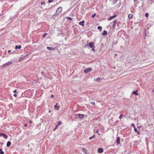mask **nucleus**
<instances>
[{
	"instance_id": "09e8293b",
	"label": "nucleus",
	"mask_w": 154,
	"mask_h": 154,
	"mask_svg": "<svg viewBox=\"0 0 154 154\" xmlns=\"http://www.w3.org/2000/svg\"><path fill=\"white\" fill-rule=\"evenodd\" d=\"M51 112V110H50L49 111V112L50 113Z\"/></svg>"
},
{
	"instance_id": "9d476101",
	"label": "nucleus",
	"mask_w": 154,
	"mask_h": 154,
	"mask_svg": "<svg viewBox=\"0 0 154 154\" xmlns=\"http://www.w3.org/2000/svg\"><path fill=\"white\" fill-rule=\"evenodd\" d=\"M84 23L85 21L84 20H82V21L80 22L79 23V24L80 25H81L82 26H84Z\"/></svg>"
},
{
	"instance_id": "58836bf2",
	"label": "nucleus",
	"mask_w": 154,
	"mask_h": 154,
	"mask_svg": "<svg viewBox=\"0 0 154 154\" xmlns=\"http://www.w3.org/2000/svg\"><path fill=\"white\" fill-rule=\"evenodd\" d=\"M18 48V46L16 45L15 47V49L17 50Z\"/></svg>"
},
{
	"instance_id": "f257e3e1",
	"label": "nucleus",
	"mask_w": 154,
	"mask_h": 154,
	"mask_svg": "<svg viewBox=\"0 0 154 154\" xmlns=\"http://www.w3.org/2000/svg\"><path fill=\"white\" fill-rule=\"evenodd\" d=\"M62 10V8L61 7H60L57 9V10L54 13V14L52 16H57L61 13Z\"/></svg>"
},
{
	"instance_id": "ddd939ff",
	"label": "nucleus",
	"mask_w": 154,
	"mask_h": 154,
	"mask_svg": "<svg viewBox=\"0 0 154 154\" xmlns=\"http://www.w3.org/2000/svg\"><path fill=\"white\" fill-rule=\"evenodd\" d=\"M59 105L57 103L54 106V107L55 108H57V110H59V105Z\"/></svg>"
},
{
	"instance_id": "6ab92c4d",
	"label": "nucleus",
	"mask_w": 154,
	"mask_h": 154,
	"mask_svg": "<svg viewBox=\"0 0 154 154\" xmlns=\"http://www.w3.org/2000/svg\"><path fill=\"white\" fill-rule=\"evenodd\" d=\"M133 94H134L135 95H138V93H137V91H134L133 92Z\"/></svg>"
},
{
	"instance_id": "8fccbe9b",
	"label": "nucleus",
	"mask_w": 154,
	"mask_h": 154,
	"mask_svg": "<svg viewBox=\"0 0 154 154\" xmlns=\"http://www.w3.org/2000/svg\"><path fill=\"white\" fill-rule=\"evenodd\" d=\"M137 0H134V2H136V1H137Z\"/></svg>"
},
{
	"instance_id": "0eeeda50",
	"label": "nucleus",
	"mask_w": 154,
	"mask_h": 154,
	"mask_svg": "<svg viewBox=\"0 0 154 154\" xmlns=\"http://www.w3.org/2000/svg\"><path fill=\"white\" fill-rule=\"evenodd\" d=\"M117 23V20H115L113 21V23L112 26V28L114 29H115V26Z\"/></svg>"
},
{
	"instance_id": "39448f33",
	"label": "nucleus",
	"mask_w": 154,
	"mask_h": 154,
	"mask_svg": "<svg viewBox=\"0 0 154 154\" xmlns=\"http://www.w3.org/2000/svg\"><path fill=\"white\" fill-rule=\"evenodd\" d=\"M116 16H117L116 15H114L112 16H111V17H109L108 19V21L110 20H112V19H113L115 18Z\"/></svg>"
},
{
	"instance_id": "dca6fc26",
	"label": "nucleus",
	"mask_w": 154,
	"mask_h": 154,
	"mask_svg": "<svg viewBox=\"0 0 154 154\" xmlns=\"http://www.w3.org/2000/svg\"><path fill=\"white\" fill-rule=\"evenodd\" d=\"M47 49H48L50 51H52V50H54V48L52 47H47Z\"/></svg>"
},
{
	"instance_id": "393cba45",
	"label": "nucleus",
	"mask_w": 154,
	"mask_h": 154,
	"mask_svg": "<svg viewBox=\"0 0 154 154\" xmlns=\"http://www.w3.org/2000/svg\"><path fill=\"white\" fill-rule=\"evenodd\" d=\"M66 18H67L69 20H72V19L71 17H66Z\"/></svg>"
},
{
	"instance_id": "a19ab883",
	"label": "nucleus",
	"mask_w": 154,
	"mask_h": 154,
	"mask_svg": "<svg viewBox=\"0 0 154 154\" xmlns=\"http://www.w3.org/2000/svg\"><path fill=\"white\" fill-rule=\"evenodd\" d=\"M45 3V2H41V5L44 4Z\"/></svg>"
},
{
	"instance_id": "72a5a7b5",
	"label": "nucleus",
	"mask_w": 154,
	"mask_h": 154,
	"mask_svg": "<svg viewBox=\"0 0 154 154\" xmlns=\"http://www.w3.org/2000/svg\"><path fill=\"white\" fill-rule=\"evenodd\" d=\"M83 149V151H84L85 153H86V149H85V148H83V149Z\"/></svg>"
},
{
	"instance_id": "de8ad7c7",
	"label": "nucleus",
	"mask_w": 154,
	"mask_h": 154,
	"mask_svg": "<svg viewBox=\"0 0 154 154\" xmlns=\"http://www.w3.org/2000/svg\"><path fill=\"white\" fill-rule=\"evenodd\" d=\"M154 92V89H153V90L152 91V92L153 93Z\"/></svg>"
},
{
	"instance_id": "a18cd8bd",
	"label": "nucleus",
	"mask_w": 154,
	"mask_h": 154,
	"mask_svg": "<svg viewBox=\"0 0 154 154\" xmlns=\"http://www.w3.org/2000/svg\"><path fill=\"white\" fill-rule=\"evenodd\" d=\"M32 122V121H30L29 122V123H31Z\"/></svg>"
},
{
	"instance_id": "bb28decb",
	"label": "nucleus",
	"mask_w": 154,
	"mask_h": 154,
	"mask_svg": "<svg viewBox=\"0 0 154 154\" xmlns=\"http://www.w3.org/2000/svg\"><path fill=\"white\" fill-rule=\"evenodd\" d=\"M123 117V115L122 114H121L119 116V119H121Z\"/></svg>"
},
{
	"instance_id": "b1692460",
	"label": "nucleus",
	"mask_w": 154,
	"mask_h": 154,
	"mask_svg": "<svg viewBox=\"0 0 154 154\" xmlns=\"http://www.w3.org/2000/svg\"><path fill=\"white\" fill-rule=\"evenodd\" d=\"M61 124H62L61 122L60 121H59L58 122V124L57 125H58V126L59 125H61Z\"/></svg>"
},
{
	"instance_id": "9b49d317",
	"label": "nucleus",
	"mask_w": 154,
	"mask_h": 154,
	"mask_svg": "<svg viewBox=\"0 0 154 154\" xmlns=\"http://www.w3.org/2000/svg\"><path fill=\"white\" fill-rule=\"evenodd\" d=\"M116 142L118 144H119L120 143V138L119 137H117Z\"/></svg>"
},
{
	"instance_id": "f03ea898",
	"label": "nucleus",
	"mask_w": 154,
	"mask_h": 154,
	"mask_svg": "<svg viewBox=\"0 0 154 154\" xmlns=\"http://www.w3.org/2000/svg\"><path fill=\"white\" fill-rule=\"evenodd\" d=\"M94 45L95 43L93 42H91L86 44L85 46L84 47L88 48H89V47L92 48L94 47Z\"/></svg>"
},
{
	"instance_id": "c9c22d12",
	"label": "nucleus",
	"mask_w": 154,
	"mask_h": 154,
	"mask_svg": "<svg viewBox=\"0 0 154 154\" xmlns=\"http://www.w3.org/2000/svg\"><path fill=\"white\" fill-rule=\"evenodd\" d=\"M18 48L20 49L21 48V45H20L18 46Z\"/></svg>"
},
{
	"instance_id": "cd10ccee",
	"label": "nucleus",
	"mask_w": 154,
	"mask_h": 154,
	"mask_svg": "<svg viewBox=\"0 0 154 154\" xmlns=\"http://www.w3.org/2000/svg\"><path fill=\"white\" fill-rule=\"evenodd\" d=\"M149 14L148 13H146L145 14V16L146 17H148Z\"/></svg>"
},
{
	"instance_id": "a211bd4d",
	"label": "nucleus",
	"mask_w": 154,
	"mask_h": 154,
	"mask_svg": "<svg viewBox=\"0 0 154 154\" xmlns=\"http://www.w3.org/2000/svg\"><path fill=\"white\" fill-rule=\"evenodd\" d=\"M107 32L106 30H104L103 32L102 33V35H105L107 34Z\"/></svg>"
},
{
	"instance_id": "2eb2a0df",
	"label": "nucleus",
	"mask_w": 154,
	"mask_h": 154,
	"mask_svg": "<svg viewBox=\"0 0 154 154\" xmlns=\"http://www.w3.org/2000/svg\"><path fill=\"white\" fill-rule=\"evenodd\" d=\"M134 130L135 132H137V134H138L139 135L140 134V131L137 129L136 128H134Z\"/></svg>"
},
{
	"instance_id": "e433bc0d",
	"label": "nucleus",
	"mask_w": 154,
	"mask_h": 154,
	"mask_svg": "<svg viewBox=\"0 0 154 154\" xmlns=\"http://www.w3.org/2000/svg\"><path fill=\"white\" fill-rule=\"evenodd\" d=\"M92 48V50L94 51H95V49H94V48H95V46H94V47H93V48Z\"/></svg>"
},
{
	"instance_id": "f704fd0d",
	"label": "nucleus",
	"mask_w": 154,
	"mask_h": 154,
	"mask_svg": "<svg viewBox=\"0 0 154 154\" xmlns=\"http://www.w3.org/2000/svg\"><path fill=\"white\" fill-rule=\"evenodd\" d=\"M53 2V0H49L48 2L49 3H51Z\"/></svg>"
},
{
	"instance_id": "f3484780",
	"label": "nucleus",
	"mask_w": 154,
	"mask_h": 154,
	"mask_svg": "<svg viewBox=\"0 0 154 154\" xmlns=\"http://www.w3.org/2000/svg\"><path fill=\"white\" fill-rule=\"evenodd\" d=\"M133 15L132 14H130L128 15V18L129 19H131L132 18Z\"/></svg>"
},
{
	"instance_id": "ea45409f",
	"label": "nucleus",
	"mask_w": 154,
	"mask_h": 154,
	"mask_svg": "<svg viewBox=\"0 0 154 154\" xmlns=\"http://www.w3.org/2000/svg\"><path fill=\"white\" fill-rule=\"evenodd\" d=\"M54 97V96L52 94L51 96V98H52Z\"/></svg>"
},
{
	"instance_id": "4468645a",
	"label": "nucleus",
	"mask_w": 154,
	"mask_h": 154,
	"mask_svg": "<svg viewBox=\"0 0 154 154\" xmlns=\"http://www.w3.org/2000/svg\"><path fill=\"white\" fill-rule=\"evenodd\" d=\"M11 144V143L10 141H8L7 142V146L9 147L10 146Z\"/></svg>"
},
{
	"instance_id": "5701e85b",
	"label": "nucleus",
	"mask_w": 154,
	"mask_h": 154,
	"mask_svg": "<svg viewBox=\"0 0 154 154\" xmlns=\"http://www.w3.org/2000/svg\"><path fill=\"white\" fill-rule=\"evenodd\" d=\"M58 127V125H56L55 126V127L53 129V131H55L56 130V129Z\"/></svg>"
},
{
	"instance_id": "f8f14e48",
	"label": "nucleus",
	"mask_w": 154,
	"mask_h": 154,
	"mask_svg": "<svg viewBox=\"0 0 154 154\" xmlns=\"http://www.w3.org/2000/svg\"><path fill=\"white\" fill-rule=\"evenodd\" d=\"M109 1L111 2L113 4H115L116 3L118 0H109Z\"/></svg>"
},
{
	"instance_id": "79ce46f5",
	"label": "nucleus",
	"mask_w": 154,
	"mask_h": 154,
	"mask_svg": "<svg viewBox=\"0 0 154 154\" xmlns=\"http://www.w3.org/2000/svg\"><path fill=\"white\" fill-rule=\"evenodd\" d=\"M16 92H17V91H16V90H14V91H13V92H14V93H16Z\"/></svg>"
},
{
	"instance_id": "aec40b11",
	"label": "nucleus",
	"mask_w": 154,
	"mask_h": 154,
	"mask_svg": "<svg viewBox=\"0 0 154 154\" xmlns=\"http://www.w3.org/2000/svg\"><path fill=\"white\" fill-rule=\"evenodd\" d=\"M95 137V135H94L92 136L91 137H89V140H91L93 138H94Z\"/></svg>"
},
{
	"instance_id": "2f4dec72",
	"label": "nucleus",
	"mask_w": 154,
	"mask_h": 154,
	"mask_svg": "<svg viewBox=\"0 0 154 154\" xmlns=\"http://www.w3.org/2000/svg\"><path fill=\"white\" fill-rule=\"evenodd\" d=\"M101 79V78L100 77L96 79V81H98Z\"/></svg>"
},
{
	"instance_id": "6e6552de",
	"label": "nucleus",
	"mask_w": 154,
	"mask_h": 154,
	"mask_svg": "<svg viewBox=\"0 0 154 154\" xmlns=\"http://www.w3.org/2000/svg\"><path fill=\"white\" fill-rule=\"evenodd\" d=\"M1 135H2L3 137L5 139L8 138L7 135L4 134H0V136Z\"/></svg>"
},
{
	"instance_id": "7ed1b4c3",
	"label": "nucleus",
	"mask_w": 154,
	"mask_h": 154,
	"mask_svg": "<svg viewBox=\"0 0 154 154\" xmlns=\"http://www.w3.org/2000/svg\"><path fill=\"white\" fill-rule=\"evenodd\" d=\"M85 116L84 114H76L75 115V117L76 119H81L83 118Z\"/></svg>"
},
{
	"instance_id": "412c9836",
	"label": "nucleus",
	"mask_w": 154,
	"mask_h": 154,
	"mask_svg": "<svg viewBox=\"0 0 154 154\" xmlns=\"http://www.w3.org/2000/svg\"><path fill=\"white\" fill-rule=\"evenodd\" d=\"M0 154H4V152L2 151V149H0Z\"/></svg>"
},
{
	"instance_id": "37998d69",
	"label": "nucleus",
	"mask_w": 154,
	"mask_h": 154,
	"mask_svg": "<svg viewBox=\"0 0 154 154\" xmlns=\"http://www.w3.org/2000/svg\"><path fill=\"white\" fill-rule=\"evenodd\" d=\"M24 126L25 127H26V126H27V124H25L24 125Z\"/></svg>"
},
{
	"instance_id": "1a4fd4ad",
	"label": "nucleus",
	"mask_w": 154,
	"mask_h": 154,
	"mask_svg": "<svg viewBox=\"0 0 154 154\" xmlns=\"http://www.w3.org/2000/svg\"><path fill=\"white\" fill-rule=\"evenodd\" d=\"M103 150L102 148H99L98 149V152L99 153H102L103 152Z\"/></svg>"
},
{
	"instance_id": "c03bdc74",
	"label": "nucleus",
	"mask_w": 154,
	"mask_h": 154,
	"mask_svg": "<svg viewBox=\"0 0 154 154\" xmlns=\"http://www.w3.org/2000/svg\"><path fill=\"white\" fill-rule=\"evenodd\" d=\"M11 51V50H8V53H10Z\"/></svg>"
},
{
	"instance_id": "473e14b6",
	"label": "nucleus",
	"mask_w": 154,
	"mask_h": 154,
	"mask_svg": "<svg viewBox=\"0 0 154 154\" xmlns=\"http://www.w3.org/2000/svg\"><path fill=\"white\" fill-rule=\"evenodd\" d=\"M91 105H95V103L93 102H91Z\"/></svg>"
},
{
	"instance_id": "a878e982",
	"label": "nucleus",
	"mask_w": 154,
	"mask_h": 154,
	"mask_svg": "<svg viewBox=\"0 0 154 154\" xmlns=\"http://www.w3.org/2000/svg\"><path fill=\"white\" fill-rule=\"evenodd\" d=\"M131 126L134 128H134H136V127L135 126V125L134 124H133V123H132L131 124Z\"/></svg>"
},
{
	"instance_id": "49530a36",
	"label": "nucleus",
	"mask_w": 154,
	"mask_h": 154,
	"mask_svg": "<svg viewBox=\"0 0 154 154\" xmlns=\"http://www.w3.org/2000/svg\"><path fill=\"white\" fill-rule=\"evenodd\" d=\"M117 56V54H115L114 55V57H116V56Z\"/></svg>"
},
{
	"instance_id": "4c0bfd02",
	"label": "nucleus",
	"mask_w": 154,
	"mask_h": 154,
	"mask_svg": "<svg viewBox=\"0 0 154 154\" xmlns=\"http://www.w3.org/2000/svg\"><path fill=\"white\" fill-rule=\"evenodd\" d=\"M14 97H17V94H14Z\"/></svg>"
},
{
	"instance_id": "20e7f679",
	"label": "nucleus",
	"mask_w": 154,
	"mask_h": 154,
	"mask_svg": "<svg viewBox=\"0 0 154 154\" xmlns=\"http://www.w3.org/2000/svg\"><path fill=\"white\" fill-rule=\"evenodd\" d=\"M91 70L92 68H88L85 69L84 71V72L85 73H87L88 72L91 71Z\"/></svg>"
},
{
	"instance_id": "c85d7f7f",
	"label": "nucleus",
	"mask_w": 154,
	"mask_h": 154,
	"mask_svg": "<svg viewBox=\"0 0 154 154\" xmlns=\"http://www.w3.org/2000/svg\"><path fill=\"white\" fill-rule=\"evenodd\" d=\"M96 15V14L95 13H94L93 14L91 17L92 18L94 17Z\"/></svg>"
},
{
	"instance_id": "c756f323",
	"label": "nucleus",
	"mask_w": 154,
	"mask_h": 154,
	"mask_svg": "<svg viewBox=\"0 0 154 154\" xmlns=\"http://www.w3.org/2000/svg\"><path fill=\"white\" fill-rule=\"evenodd\" d=\"M96 133H98V135H100V134L99 133V130L97 129L96 131Z\"/></svg>"
},
{
	"instance_id": "423d86ee",
	"label": "nucleus",
	"mask_w": 154,
	"mask_h": 154,
	"mask_svg": "<svg viewBox=\"0 0 154 154\" xmlns=\"http://www.w3.org/2000/svg\"><path fill=\"white\" fill-rule=\"evenodd\" d=\"M12 63V61H9L7 63H6L3 64V66H8L9 65L11 64Z\"/></svg>"
},
{
	"instance_id": "7c9ffc66",
	"label": "nucleus",
	"mask_w": 154,
	"mask_h": 154,
	"mask_svg": "<svg viewBox=\"0 0 154 154\" xmlns=\"http://www.w3.org/2000/svg\"><path fill=\"white\" fill-rule=\"evenodd\" d=\"M47 34L46 33H45L42 36L43 37H45L47 35Z\"/></svg>"
},
{
	"instance_id": "4be33fe9",
	"label": "nucleus",
	"mask_w": 154,
	"mask_h": 154,
	"mask_svg": "<svg viewBox=\"0 0 154 154\" xmlns=\"http://www.w3.org/2000/svg\"><path fill=\"white\" fill-rule=\"evenodd\" d=\"M102 27L101 26H98L97 27V29H100V31L102 30Z\"/></svg>"
}]
</instances>
